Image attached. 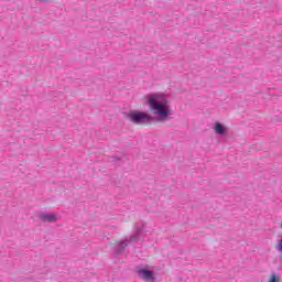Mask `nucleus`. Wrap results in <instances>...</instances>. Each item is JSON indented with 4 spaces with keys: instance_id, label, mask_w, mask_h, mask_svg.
I'll list each match as a JSON object with an SVG mask.
<instances>
[{
    "instance_id": "f257e3e1",
    "label": "nucleus",
    "mask_w": 282,
    "mask_h": 282,
    "mask_svg": "<svg viewBox=\"0 0 282 282\" xmlns=\"http://www.w3.org/2000/svg\"><path fill=\"white\" fill-rule=\"evenodd\" d=\"M148 105H150L151 113L160 116L161 120H170L171 111L166 105L160 104V97L158 95H151L148 99Z\"/></svg>"
},
{
    "instance_id": "f03ea898",
    "label": "nucleus",
    "mask_w": 282,
    "mask_h": 282,
    "mask_svg": "<svg viewBox=\"0 0 282 282\" xmlns=\"http://www.w3.org/2000/svg\"><path fill=\"white\" fill-rule=\"evenodd\" d=\"M130 120L134 124H140V122H144V120H151V117L147 112H130Z\"/></svg>"
},
{
    "instance_id": "7ed1b4c3",
    "label": "nucleus",
    "mask_w": 282,
    "mask_h": 282,
    "mask_svg": "<svg viewBox=\"0 0 282 282\" xmlns=\"http://www.w3.org/2000/svg\"><path fill=\"white\" fill-rule=\"evenodd\" d=\"M139 279H142V281L153 282L155 281V276L153 275L152 271L149 270H138L137 271Z\"/></svg>"
},
{
    "instance_id": "20e7f679",
    "label": "nucleus",
    "mask_w": 282,
    "mask_h": 282,
    "mask_svg": "<svg viewBox=\"0 0 282 282\" xmlns=\"http://www.w3.org/2000/svg\"><path fill=\"white\" fill-rule=\"evenodd\" d=\"M215 132L218 133V135H224L226 133V128L219 122L216 123L215 126Z\"/></svg>"
},
{
    "instance_id": "39448f33",
    "label": "nucleus",
    "mask_w": 282,
    "mask_h": 282,
    "mask_svg": "<svg viewBox=\"0 0 282 282\" xmlns=\"http://www.w3.org/2000/svg\"><path fill=\"white\" fill-rule=\"evenodd\" d=\"M42 220L53 223V221H56V216H54V215H43Z\"/></svg>"
},
{
    "instance_id": "423d86ee",
    "label": "nucleus",
    "mask_w": 282,
    "mask_h": 282,
    "mask_svg": "<svg viewBox=\"0 0 282 282\" xmlns=\"http://www.w3.org/2000/svg\"><path fill=\"white\" fill-rule=\"evenodd\" d=\"M268 282H281V275L272 274Z\"/></svg>"
},
{
    "instance_id": "0eeeda50",
    "label": "nucleus",
    "mask_w": 282,
    "mask_h": 282,
    "mask_svg": "<svg viewBox=\"0 0 282 282\" xmlns=\"http://www.w3.org/2000/svg\"><path fill=\"white\" fill-rule=\"evenodd\" d=\"M275 249H276L279 252H282V239L278 241V245L275 246Z\"/></svg>"
}]
</instances>
